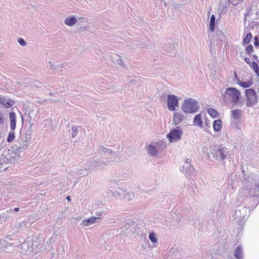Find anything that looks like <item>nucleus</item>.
I'll list each match as a JSON object with an SVG mask.
<instances>
[{
	"label": "nucleus",
	"mask_w": 259,
	"mask_h": 259,
	"mask_svg": "<svg viewBox=\"0 0 259 259\" xmlns=\"http://www.w3.org/2000/svg\"><path fill=\"white\" fill-rule=\"evenodd\" d=\"M222 99L226 103H232L233 105L242 106L243 104L240 100L241 98L240 92L235 88L230 87L225 89L222 93Z\"/></svg>",
	"instance_id": "1"
},
{
	"label": "nucleus",
	"mask_w": 259,
	"mask_h": 259,
	"mask_svg": "<svg viewBox=\"0 0 259 259\" xmlns=\"http://www.w3.org/2000/svg\"><path fill=\"white\" fill-rule=\"evenodd\" d=\"M211 153L213 158L218 161L224 163L226 158L230 155V150L226 147L217 145L212 147L210 149Z\"/></svg>",
	"instance_id": "2"
},
{
	"label": "nucleus",
	"mask_w": 259,
	"mask_h": 259,
	"mask_svg": "<svg viewBox=\"0 0 259 259\" xmlns=\"http://www.w3.org/2000/svg\"><path fill=\"white\" fill-rule=\"evenodd\" d=\"M181 108L186 114H194L199 111L200 105L196 100L188 98L184 100Z\"/></svg>",
	"instance_id": "3"
},
{
	"label": "nucleus",
	"mask_w": 259,
	"mask_h": 259,
	"mask_svg": "<svg viewBox=\"0 0 259 259\" xmlns=\"http://www.w3.org/2000/svg\"><path fill=\"white\" fill-rule=\"evenodd\" d=\"M164 148V143L161 141L152 142L147 147V150L150 156L156 157L158 151Z\"/></svg>",
	"instance_id": "4"
},
{
	"label": "nucleus",
	"mask_w": 259,
	"mask_h": 259,
	"mask_svg": "<svg viewBox=\"0 0 259 259\" xmlns=\"http://www.w3.org/2000/svg\"><path fill=\"white\" fill-rule=\"evenodd\" d=\"M245 97L246 98V106L247 107H252L258 101L256 92L253 89L245 90Z\"/></svg>",
	"instance_id": "5"
},
{
	"label": "nucleus",
	"mask_w": 259,
	"mask_h": 259,
	"mask_svg": "<svg viewBox=\"0 0 259 259\" xmlns=\"http://www.w3.org/2000/svg\"><path fill=\"white\" fill-rule=\"evenodd\" d=\"M183 131L180 126H176L171 130L167 135L166 137L170 143L178 142L182 138Z\"/></svg>",
	"instance_id": "6"
},
{
	"label": "nucleus",
	"mask_w": 259,
	"mask_h": 259,
	"mask_svg": "<svg viewBox=\"0 0 259 259\" xmlns=\"http://www.w3.org/2000/svg\"><path fill=\"white\" fill-rule=\"evenodd\" d=\"M247 208L243 205L239 206L236 209L234 219L236 220L237 223L243 222L247 216Z\"/></svg>",
	"instance_id": "7"
},
{
	"label": "nucleus",
	"mask_w": 259,
	"mask_h": 259,
	"mask_svg": "<svg viewBox=\"0 0 259 259\" xmlns=\"http://www.w3.org/2000/svg\"><path fill=\"white\" fill-rule=\"evenodd\" d=\"M109 163V161H104L102 159H96L92 161H87L85 164L89 170H93L96 168L103 167L104 165Z\"/></svg>",
	"instance_id": "8"
},
{
	"label": "nucleus",
	"mask_w": 259,
	"mask_h": 259,
	"mask_svg": "<svg viewBox=\"0 0 259 259\" xmlns=\"http://www.w3.org/2000/svg\"><path fill=\"white\" fill-rule=\"evenodd\" d=\"M167 109L171 111L176 110L179 106V99L174 95H168L167 98Z\"/></svg>",
	"instance_id": "9"
},
{
	"label": "nucleus",
	"mask_w": 259,
	"mask_h": 259,
	"mask_svg": "<svg viewBox=\"0 0 259 259\" xmlns=\"http://www.w3.org/2000/svg\"><path fill=\"white\" fill-rule=\"evenodd\" d=\"M194 169V167L191 165L189 159H187L184 163V165L180 167L181 171L186 175L191 174L193 172Z\"/></svg>",
	"instance_id": "10"
},
{
	"label": "nucleus",
	"mask_w": 259,
	"mask_h": 259,
	"mask_svg": "<svg viewBox=\"0 0 259 259\" xmlns=\"http://www.w3.org/2000/svg\"><path fill=\"white\" fill-rule=\"evenodd\" d=\"M98 151L100 154L107 155L108 156V158L110 159L113 158L115 154L110 149L104 147L102 146L99 147Z\"/></svg>",
	"instance_id": "11"
},
{
	"label": "nucleus",
	"mask_w": 259,
	"mask_h": 259,
	"mask_svg": "<svg viewBox=\"0 0 259 259\" xmlns=\"http://www.w3.org/2000/svg\"><path fill=\"white\" fill-rule=\"evenodd\" d=\"M0 103L6 108H10L15 104V102L12 99H8L5 97L0 96Z\"/></svg>",
	"instance_id": "12"
},
{
	"label": "nucleus",
	"mask_w": 259,
	"mask_h": 259,
	"mask_svg": "<svg viewBox=\"0 0 259 259\" xmlns=\"http://www.w3.org/2000/svg\"><path fill=\"white\" fill-rule=\"evenodd\" d=\"M99 221V217H92L87 219L83 220L81 223V225H82L83 227L88 226L94 223L98 222Z\"/></svg>",
	"instance_id": "13"
},
{
	"label": "nucleus",
	"mask_w": 259,
	"mask_h": 259,
	"mask_svg": "<svg viewBox=\"0 0 259 259\" xmlns=\"http://www.w3.org/2000/svg\"><path fill=\"white\" fill-rule=\"evenodd\" d=\"M184 116L180 112H175L172 116V122L175 125L179 124L184 119Z\"/></svg>",
	"instance_id": "14"
},
{
	"label": "nucleus",
	"mask_w": 259,
	"mask_h": 259,
	"mask_svg": "<svg viewBox=\"0 0 259 259\" xmlns=\"http://www.w3.org/2000/svg\"><path fill=\"white\" fill-rule=\"evenodd\" d=\"M242 114L243 112L241 110L236 109L231 111L230 117L234 120H238L241 118Z\"/></svg>",
	"instance_id": "15"
},
{
	"label": "nucleus",
	"mask_w": 259,
	"mask_h": 259,
	"mask_svg": "<svg viewBox=\"0 0 259 259\" xmlns=\"http://www.w3.org/2000/svg\"><path fill=\"white\" fill-rule=\"evenodd\" d=\"M77 22V16L74 15L67 17L64 20V23L70 27L74 25Z\"/></svg>",
	"instance_id": "16"
},
{
	"label": "nucleus",
	"mask_w": 259,
	"mask_h": 259,
	"mask_svg": "<svg viewBox=\"0 0 259 259\" xmlns=\"http://www.w3.org/2000/svg\"><path fill=\"white\" fill-rule=\"evenodd\" d=\"M253 83V79L250 78L246 81H242L237 78V84L243 88H247L251 87Z\"/></svg>",
	"instance_id": "17"
},
{
	"label": "nucleus",
	"mask_w": 259,
	"mask_h": 259,
	"mask_svg": "<svg viewBox=\"0 0 259 259\" xmlns=\"http://www.w3.org/2000/svg\"><path fill=\"white\" fill-rule=\"evenodd\" d=\"M90 170H89L87 166L84 169H81L78 170L77 171H75L73 176L75 177H82L88 175L89 172Z\"/></svg>",
	"instance_id": "18"
},
{
	"label": "nucleus",
	"mask_w": 259,
	"mask_h": 259,
	"mask_svg": "<svg viewBox=\"0 0 259 259\" xmlns=\"http://www.w3.org/2000/svg\"><path fill=\"white\" fill-rule=\"evenodd\" d=\"M193 124L200 128L202 127V120L201 114H198L194 116Z\"/></svg>",
	"instance_id": "19"
},
{
	"label": "nucleus",
	"mask_w": 259,
	"mask_h": 259,
	"mask_svg": "<svg viewBox=\"0 0 259 259\" xmlns=\"http://www.w3.org/2000/svg\"><path fill=\"white\" fill-rule=\"evenodd\" d=\"M9 116L11 121L10 127L11 130L14 131L16 128V119L15 113L13 112L10 113Z\"/></svg>",
	"instance_id": "20"
},
{
	"label": "nucleus",
	"mask_w": 259,
	"mask_h": 259,
	"mask_svg": "<svg viewBox=\"0 0 259 259\" xmlns=\"http://www.w3.org/2000/svg\"><path fill=\"white\" fill-rule=\"evenodd\" d=\"M63 65H57L56 66L55 65L53 62L51 61L49 63V67L50 69L52 70L53 72H59L62 70L60 69L62 67Z\"/></svg>",
	"instance_id": "21"
},
{
	"label": "nucleus",
	"mask_w": 259,
	"mask_h": 259,
	"mask_svg": "<svg viewBox=\"0 0 259 259\" xmlns=\"http://www.w3.org/2000/svg\"><path fill=\"white\" fill-rule=\"evenodd\" d=\"M213 128L215 132L220 131L222 128V121L220 119L214 120L213 122Z\"/></svg>",
	"instance_id": "22"
},
{
	"label": "nucleus",
	"mask_w": 259,
	"mask_h": 259,
	"mask_svg": "<svg viewBox=\"0 0 259 259\" xmlns=\"http://www.w3.org/2000/svg\"><path fill=\"white\" fill-rule=\"evenodd\" d=\"M109 191L112 193L113 196L115 197H119L121 196V192H123V190L120 188H117L116 190L111 187H110Z\"/></svg>",
	"instance_id": "23"
},
{
	"label": "nucleus",
	"mask_w": 259,
	"mask_h": 259,
	"mask_svg": "<svg viewBox=\"0 0 259 259\" xmlns=\"http://www.w3.org/2000/svg\"><path fill=\"white\" fill-rule=\"evenodd\" d=\"M215 18L214 15H212L210 18L209 30L213 32L214 30Z\"/></svg>",
	"instance_id": "24"
},
{
	"label": "nucleus",
	"mask_w": 259,
	"mask_h": 259,
	"mask_svg": "<svg viewBox=\"0 0 259 259\" xmlns=\"http://www.w3.org/2000/svg\"><path fill=\"white\" fill-rule=\"evenodd\" d=\"M29 143L30 141L28 140L23 141L22 143H21L20 145L19 146L18 150L22 151L27 149Z\"/></svg>",
	"instance_id": "25"
},
{
	"label": "nucleus",
	"mask_w": 259,
	"mask_h": 259,
	"mask_svg": "<svg viewBox=\"0 0 259 259\" xmlns=\"http://www.w3.org/2000/svg\"><path fill=\"white\" fill-rule=\"evenodd\" d=\"M252 37V34L250 32L247 33L245 36L243 38V44H248L251 38Z\"/></svg>",
	"instance_id": "26"
},
{
	"label": "nucleus",
	"mask_w": 259,
	"mask_h": 259,
	"mask_svg": "<svg viewBox=\"0 0 259 259\" xmlns=\"http://www.w3.org/2000/svg\"><path fill=\"white\" fill-rule=\"evenodd\" d=\"M251 68L257 76H259V67L257 64L253 61L251 63Z\"/></svg>",
	"instance_id": "27"
},
{
	"label": "nucleus",
	"mask_w": 259,
	"mask_h": 259,
	"mask_svg": "<svg viewBox=\"0 0 259 259\" xmlns=\"http://www.w3.org/2000/svg\"><path fill=\"white\" fill-rule=\"evenodd\" d=\"M149 238L153 243H156L157 241V237L154 232H150L149 234Z\"/></svg>",
	"instance_id": "28"
},
{
	"label": "nucleus",
	"mask_w": 259,
	"mask_h": 259,
	"mask_svg": "<svg viewBox=\"0 0 259 259\" xmlns=\"http://www.w3.org/2000/svg\"><path fill=\"white\" fill-rule=\"evenodd\" d=\"M72 130V138H75L79 131V127L73 125L71 128Z\"/></svg>",
	"instance_id": "29"
},
{
	"label": "nucleus",
	"mask_w": 259,
	"mask_h": 259,
	"mask_svg": "<svg viewBox=\"0 0 259 259\" xmlns=\"http://www.w3.org/2000/svg\"><path fill=\"white\" fill-rule=\"evenodd\" d=\"M207 112L212 118H215L217 116L218 112L214 109L209 108L207 110Z\"/></svg>",
	"instance_id": "30"
},
{
	"label": "nucleus",
	"mask_w": 259,
	"mask_h": 259,
	"mask_svg": "<svg viewBox=\"0 0 259 259\" xmlns=\"http://www.w3.org/2000/svg\"><path fill=\"white\" fill-rule=\"evenodd\" d=\"M15 138V135L14 132L9 133L8 136L7 137V142L9 143L12 142Z\"/></svg>",
	"instance_id": "31"
},
{
	"label": "nucleus",
	"mask_w": 259,
	"mask_h": 259,
	"mask_svg": "<svg viewBox=\"0 0 259 259\" xmlns=\"http://www.w3.org/2000/svg\"><path fill=\"white\" fill-rule=\"evenodd\" d=\"M253 50V47L251 45L248 46L245 49L246 52L248 55H250Z\"/></svg>",
	"instance_id": "32"
},
{
	"label": "nucleus",
	"mask_w": 259,
	"mask_h": 259,
	"mask_svg": "<svg viewBox=\"0 0 259 259\" xmlns=\"http://www.w3.org/2000/svg\"><path fill=\"white\" fill-rule=\"evenodd\" d=\"M18 42L22 46H26V42L23 38H19L18 39Z\"/></svg>",
	"instance_id": "33"
},
{
	"label": "nucleus",
	"mask_w": 259,
	"mask_h": 259,
	"mask_svg": "<svg viewBox=\"0 0 259 259\" xmlns=\"http://www.w3.org/2000/svg\"><path fill=\"white\" fill-rule=\"evenodd\" d=\"M133 223V221L131 220H127L124 224V226L126 229H128L130 227L131 224Z\"/></svg>",
	"instance_id": "34"
},
{
	"label": "nucleus",
	"mask_w": 259,
	"mask_h": 259,
	"mask_svg": "<svg viewBox=\"0 0 259 259\" xmlns=\"http://www.w3.org/2000/svg\"><path fill=\"white\" fill-rule=\"evenodd\" d=\"M254 45L255 47L259 46V39L257 36L254 37Z\"/></svg>",
	"instance_id": "35"
},
{
	"label": "nucleus",
	"mask_w": 259,
	"mask_h": 259,
	"mask_svg": "<svg viewBox=\"0 0 259 259\" xmlns=\"http://www.w3.org/2000/svg\"><path fill=\"white\" fill-rule=\"evenodd\" d=\"M244 61L248 64H249L251 67V61L249 59V58H247V57H245L244 58Z\"/></svg>",
	"instance_id": "36"
},
{
	"label": "nucleus",
	"mask_w": 259,
	"mask_h": 259,
	"mask_svg": "<svg viewBox=\"0 0 259 259\" xmlns=\"http://www.w3.org/2000/svg\"><path fill=\"white\" fill-rule=\"evenodd\" d=\"M3 122V115L0 112V123H2Z\"/></svg>",
	"instance_id": "37"
},
{
	"label": "nucleus",
	"mask_w": 259,
	"mask_h": 259,
	"mask_svg": "<svg viewBox=\"0 0 259 259\" xmlns=\"http://www.w3.org/2000/svg\"><path fill=\"white\" fill-rule=\"evenodd\" d=\"M252 57L253 58V59L256 60V61H258V57L257 55H252Z\"/></svg>",
	"instance_id": "38"
},
{
	"label": "nucleus",
	"mask_w": 259,
	"mask_h": 259,
	"mask_svg": "<svg viewBox=\"0 0 259 259\" xmlns=\"http://www.w3.org/2000/svg\"><path fill=\"white\" fill-rule=\"evenodd\" d=\"M19 210V208L18 207H16L14 209V211L15 212H18Z\"/></svg>",
	"instance_id": "39"
},
{
	"label": "nucleus",
	"mask_w": 259,
	"mask_h": 259,
	"mask_svg": "<svg viewBox=\"0 0 259 259\" xmlns=\"http://www.w3.org/2000/svg\"><path fill=\"white\" fill-rule=\"evenodd\" d=\"M101 215V213H96V217H99V219H100Z\"/></svg>",
	"instance_id": "40"
},
{
	"label": "nucleus",
	"mask_w": 259,
	"mask_h": 259,
	"mask_svg": "<svg viewBox=\"0 0 259 259\" xmlns=\"http://www.w3.org/2000/svg\"><path fill=\"white\" fill-rule=\"evenodd\" d=\"M234 77H235V79H236V81H237V78H238V77H237V74L235 72H234Z\"/></svg>",
	"instance_id": "41"
},
{
	"label": "nucleus",
	"mask_w": 259,
	"mask_h": 259,
	"mask_svg": "<svg viewBox=\"0 0 259 259\" xmlns=\"http://www.w3.org/2000/svg\"><path fill=\"white\" fill-rule=\"evenodd\" d=\"M66 199H67V200L68 201H70V200H71V198H70V196H67V197H66Z\"/></svg>",
	"instance_id": "42"
},
{
	"label": "nucleus",
	"mask_w": 259,
	"mask_h": 259,
	"mask_svg": "<svg viewBox=\"0 0 259 259\" xmlns=\"http://www.w3.org/2000/svg\"><path fill=\"white\" fill-rule=\"evenodd\" d=\"M62 251H63V252H65V248H64V246H62Z\"/></svg>",
	"instance_id": "43"
},
{
	"label": "nucleus",
	"mask_w": 259,
	"mask_h": 259,
	"mask_svg": "<svg viewBox=\"0 0 259 259\" xmlns=\"http://www.w3.org/2000/svg\"><path fill=\"white\" fill-rule=\"evenodd\" d=\"M122 62V60H119V62H118V63L119 64V63H120V62Z\"/></svg>",
	"instance_id": "44"
},
{
	"label": "nucleus",
	"mask_w": 259,
	"mask_h": 259,
	"mask_svg": "<svg viewBox=\"0 0 259 259\" xmlns=\"http://www.w3.org/2000/svg\"><path fill=\"white\" fill-rule=\"evenodd\" d=\"M15 156H16L17 155V154L16 153H14L13 154Z\"/></svg>",
	"instance_id": "45"
}]
</instances>
